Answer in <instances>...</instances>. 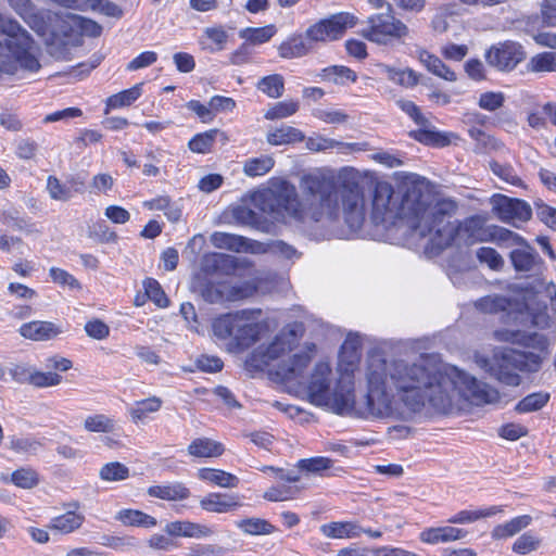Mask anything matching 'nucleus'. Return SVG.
<instances>
[{
  "label": "nucleus",
  "instance_id": "nucleus-1",
  "mask_svg": "<svg viewBox=\"0 0 556 556\" xmlns=\"http://www.w3.org/2000/svg\"><path fill=\"white\" fill-rule=\"evenodd\" d=\"M331 367L327 362L315 365L307 384L311 403L338 415L362 418L408 420L429 406L448 414L460 402L473 405L498 401V392L456 367L438 369L426 362L387 361L380 354L367 359L364 401H355V382L339 378L331 389Z\"/></svg>",
  "mask_w": 556,
  "mask_h": 556
},
{
  "label": "nucleus",
  "instance_id": "nucleus-2",
  "mask_svg": "<svg viewBox=\"0 0 556 556\" xmlns=\"http://www.w3.org/2000/svg\"><path fill=\"white\" fill-rule=\"evenodd\" d=\"M295 187L287 180L256 192L252 200L262 212L279 218L286 213L293 219L338 235L343 224L351 231L359 230L366 218L365 195L357 172L343 168L336 178L316 169L304 174Z\"/></svg>",
  "mask_w": 556,
  "mask_h": 556
},
{
  "label": "nucleus",
  "instance_id": "nucleus-3",
  "mask_svg": "<svg viewBox=\"0 0 556 556\" xmlns=\"http://www.w3.org/2000/svg\"><path fill=\"white\" fill-rule=\"evenodd\" d=\"M402 189L400 194L389 181H376L371 191L370 219L375 225H392L404 219L422 238L429 231L426 214L432 204L429 182L421 176L409 174L405 176Z\"/></svg>",
  "mask_w": 556,
  "mask_h": 556
},
{
  "label": "nucleus",
  "instance_id": "nucleus-4",
  "mask_svg": "<svg viewBox=\"0 0 556 556\" xmlns=\"http://www.w3.org/2000/svg\"><path fill=\"white\" fill-rule=\"evenodd\" d=\"M500 342L518 344L532 351L505 349L497 351L491 358L480 357L478 365L502 383L519 386L521 378L518 371L536 372L549 355V345L555 338V331L530 332L521 330L498 329L493 333Z\"/></svg>",
  "mask_w": 556,
  "mask_h": 556
},
{
  "label": "nucleus",
  "instance_id": "nucleus-5",
  "mask_svg": "<svg viewBox=\"0 0 556 556\" xmlns=\"http://www.w3.org/2000/svg\"><path fill=\"white\" fill-rule=\"evenodd\" d=\"M456 211L457 203L452 199H438L430 204L426 214L429 231L422 235V238H428L426 251L429 254L438 255L453 245L489 241L490 226L484 216L473 215L462 222H452Z\"/></svg>",
  "mask_w": 556,
  "mask_h": 556
},
{
  "label": "nucleus",
  "instance_id": "nucleus-6",
  "mask_svg": "<svg viewBox=\"0 0 556 556\" xmlns=\"http://www.w3.org/2000/svg\"><path fill=\"white\" fill-rule=\"evenodd\" d=\"M40 67L38 47L29 33L0 13V73L12 75L18 68L37 72Z\"/></svg>",
  "mask_w": 556,
  "mask_h": 556
},
{
  "label": "nucleus",
  "instance_id": "nucleus-7",
  "mask_svg": "<svg viewBox=\"0 0 556 556\" xmlns=\"http://www.w3.org/2000/svg\"><path fill=\"white\" fill-rule=\"evenodd\" d=\"M261 311L243 309L213 320L212 330L219 340H229V350H243L254 344L262 332Z\"/></svg>",
  "mask_w": 556,
  "mask_h": 556
},
{
  "label": "nucleus",
  "instance_id": "nucleus-8",
  "mask_svg": "<svg viewBox=\"0 0 556 556\" xmlns=\"http://www.w3.org/2000/svg\"><path fill=\"white\" fill-rule=\"evenodd\" d=\"M387 13H378L368 17L362 36L367 40L388 46L394 41L404 42L409 36V27L393 14V7L387 3Z\"/></svg>",
  "mask_w": 556,
  "mask_h": 556
},
{
  "label": "nucleus",
  "instance_id": "nucleus-9",
  "mask_svg": "<svg viewBox=\"0 0 556 556\" xmlns=\"http://www.w3.org/2000/svg\"><path fill=\"white\" fill-rule=\"evenodd\" d=\"M476 307L486 314H496L500 312H505L506 316L504 321L508 323L513 320L514 323L523 321V315H527L531 318V324L542 330L548 329L552 326L551 318L546 312V307L540 309L536 313L530 312L527 309L523 312H516V305L509 301L507 298L502 295H488L481 298L476 302Z\"/></svg>",
  "mask_w": 556,
  "mask_h": 556
},
{
  "label": "nucleus",
  "instance_id": "nucleus-10",
  "mask_svg": "<svg viewBox=\"0 0 556 556\" xmlns=\"http://www.w3.org/2000/svg\"><path fill=\"white\" fill-rule=\"evenodd\" d=\"M357 24V17L348 12H340L321 20L307 28L305 36L312 42H327L341 38L346 29Z\"/></svg>",
  "mask_w": 556,
  "mask_h": 556
},
{
  "label": "nucleus",
  "instance_id": "nucleus-11",
  "mask_svg": "<svg viewBox=\"0 0 556 556\" xmlns=\"http://www.w3.org/2000/svg\"><path fill=\"white\" fill-rule=\"evenodd\" d=\"M492 212L504 223L513 224L523 223L531 218L532 210L530 205L519 199L508 198L504 194H494L490 199Z\"/></svg>",
  "mask_w": 556,
  "mask_h": 556
},
{
  "label": "nucleus",
  "instance_id": "nucleus-12",
  "mask_svg": "<svg viewBox=\"0 0 556 556\" xmlns=\"http://www.w3.org/2000/svg\"><path fill=\"white\" fill-rule=\"evenodd\" d=\"M295 342L296 339L293 331H281L271 343L255 349L250 356V363L256 368L268 366L273 361L290 352Z\"/></svg>",
  "mask_w": 556,
  "mask_h": 556
},
{
  "label": "nucleus",
  "instance_id": "nucleus-13",
  "mask_svg": "<svg viewBox=\"0 0 556 556\" xmlns=\"http://www.w3.org/2000/svg\"><path fill=\"white\" fill-rule=\"evenodd\" d=\"M523 59L522 47L511 41L493 46L485 52L486 62L501 71L515 68Z\"/></svg>",
  "mask_w": 556,
  "mask_h": 556
},
{
  "label": "nucleus",
  "instance_id": "nucleus-14",
  "mask_svg": "<svg viewBox=\"0 0 556 556\" xmlns=\"http://www.w3.org/2000/svg\"><path fill=\"white\" fill-rule=\"evenodd\" d=\"M316 352L315 344L306 345L303 351H300L288 359L281 361L276 368V376L286 382L294 381L303 376V372L312 362Z\"/></svg>",
  "mask_w": 556,
  "mask_h": 556
},
{
  "label": "nucleus",
  "instance_id": "nucleus-15",
  "mask_svg": "<svg viewBox=\"0 0 556 556\" xmlns=\"http://www.w3.org/2000/svg\"><path fill=\"white\" fill-rule=\"evenodd\" d=\"M85 189V179L78 175H70L65 181L54 175H49L47 178L46 190L53 201L68 202L75 194L84 193Z\"/></svg>",
  "mask_w": 556,
  "mask_h": 556
},
{
  "label": "nucleus",
  "instance_id": "nucleus-16",
  "mask_svg": "<svg viewBox=\"0 0 556 556\" xmlns=\"http://www.w3.org/2000/svg\"><path fill=\"white\" fill-rule=\"evenodd\" d=\"M64 328L61 324H56L48 320H33L23 324L18 328V333L31 341H49L58 338L64 332Z\"/></svg>",
  "mask_w": 556,
  "mask_h": 556
},
{
  "label": "nucleus",
  "instance_id": "nucleus-17",
  "mask_svg": "<svg viewBox=\"0 0 556 556\" xmlns=\"http://www.w3.org/2000/svg\"><path fill=\"white\" fill-rule=\"evenodd\" d=\"M378 72L387 79L402 88L412 89L420 83L421 74L410 67H396L387 63H377Z\"/></svg>",
  "mask_w": 556,
  "mask_h": 556
},
{
  "label": "nucleus",
  "instance_id": "nucleus-18",
  "mask_svg": "<svg viewBox=\"0 0 556 556\" xmlns=\"http://www.w3.org/2000/svg\"><path fill=\"white\" fill-rule=\"evenodd\" d=\"M468 532L452 526L430 527L419 533V540L425 544L435 545L463 540Z\"/></svg>",
  "mask_w": 556,
  "mask_h": 556
},
{
  "label": "nucleus",
  "instance_id": "nucleus-19",
  "mask_svg": "<svg viewBox=\"0 0 556 556\" xmlns=\"http://www.w3.org/2000/svg\"><path fill=\"white\" fill-rule=\"evenodd\" d=\"M241 506L238 494L208 493L200 500V507L208 513L224 514Z\"/></svg>",
  "mask_w": 556,
  "mask_h": 556
},
{
  "label": "nucleus",
  "instance_id": "nucleus-20",
  "mask_svg": "<svg viewBox=\"0 0 556 556\" xmlns=\"http://www.w3.org/2000/svg\"><path fill=\"white\" fill-rule=\"evenodd\" d=\"M165 532L170 536H184L192 539L208 538L213 534V530L202 523L189 520H176L165 526Z\"/></svg>",
  "mask_w": 556,
  "mask_h": 556
},
{
  "label": "nucleus",
  "instance_id": "nucleus-21",
  "mask_svg": "<svg viewBox=\"0 0 556 556\" xmlns=\"http://www.w3.org/2000/svg\"><path fill=\"white\" fill-rule=\"evenodd\" d=\"M359 353L357 351V343L354 340H345L341 346L339 355L338 371L339 378L349 376L352 382H354V371L357 368L359 362Z\"/></svg>",
  "mask_w": 556,
  "mask_h": 556
},
{
  "label": "nucleus",
  "instance_id": "nucleus-22",
  "mask_svg": "<svg viewBox=\"0 0 556 556\" xmlns=\"http://www.w3.org/2000/svg\"><path fill=\"white\" fill-rule=\"evenodd\" d=\"M254 290L255 287H233L232 291L229 294H227V286L225 283L218 286L208 283L203 288L202 295L206 301L211 303H217L224 301L225 299L238 300L249 296L254 292Z\"/></svg>",
  "mask_w": 556,
  "mask_h": 556
},
{
  "label": "nucleus",
  "instance_id": "nucleus-23",
  "mask_svg": "<svg viewBox=\"0 0 556 556\" xmlns=\"http://www.w3.org/2000/svg\"><path fill=\"white\" fill-rule=\"evenodd\" d=\"M510 254V261L517 271H531L539 262V254L526 241L517 245Z\"/></svg>",
  "mask_w": 556,
  "mask_h": 556
},
{
  "label": "nucleus",
  "instance_id": "nucleus-24",
  "mask_svg": "<svg viewBox=\"0 0 556 556\" xmlns=\"http://www.w3.org/2000/svg\"><path fill=\"white\" fill-rule=\"evenodd\" d=\"M320 531L330 539H356L361 536L364 528L354 521H336L323 525Z\"/></svg>",
  "mask_w": 556,
  "mask_h": 556
},
{
  "label": "nucleus",
  "instance_id": "nucleus-25",
  "mask_svg": "<svg viewBox=\"0 0 556 556\" xmlns=\"http://www.w3.org/2000/svg\"><path fill=\"white\" fill-rule=\"evenodd\" d=\"M417 53L419 62L433 75L447 81H455L457 79L455 72L446 66L437 55L425 49H420Z\"/></svg>",
  "mask_w": 556,
  "mask_h": 556
},
{
  "label": "nucleus",
  "instance_id": "nucleus-26",
  "mask_svg": "<svg viewBox=\"0 0 556 556\" xmlns=\"http://www.w3.org/2000/svg\"><path fill=\"white\" fill-rule=\"evenodd\" d=\"M266 140L270 146H283L305 140V135L300 129L281 125L270 129L266 135Z\"/></svg>",
  "mask_w": 556,
  "mask_h": 556
},
{
  "label": "nucleus",
  "instance_id": "nucleus-27",
  "mask_svg": "<svg viewBox=\"0 0 556 556\" xmlns=\"http://www.w3.org/2000/svg\"><path fill=\"white\" fill-rule=\"evenodd\" d=\"M147 493L151 497H156L164 501H182L190 496L189 489L181 482L164 485H152L148 488Z\"/></svg>",
  "mask_w": 556,
  "mask_h": 556
},
{
  "label": "nucleus",
  "instance_id": "nucleus-28",
  "mask_svg": "<svg viewBox=\"0 0 556 556\" xmlns=\"http://www.w3.org/2000/svg\"><path fill=\"white\" fill-rule=\"evenodd\" d=\"M311 50V42L302 35H293L278 47V53L283 59L302 58L308 54Z\"/></svg>",
  "mask_w": 556,
  "mask_h": 556
},
{
  "label": "nucleus",
  "instance_id": "nucleus-29",
  "mask_svg": "<svg viewBox=\"0 0 556 556\" xmlns=\"http://www.w3.org/2000/svg\"><path fill=\"white\" fill-rule=\"evenodd\" d=\"M198 478L219 488L233 489L239 485V478L230 472L215 468H201Z\"/></svg>",
  "mask_w": 556,
  "mask_h": 556
},
{
  "label": "nucleus",
  "instance_id": "nucleus-30",
  "mask_svg": "<svg viewBox=\"0 0 556 556\" xmlns=\"http://www.w3.org/2000/svg\"><path fill=\"white\" fill-rule=\"evenodd\" d=\"M224 451V445L220 442L210 438L194 439L188 445V453L194 457H218Z\"/></svg>",
  "mask_w": 556,
  "mask_h": 556
},
{
  "label": "nucleus",
  "instance_id": "nucleus-31",
  "mask_svg": "<svg viewBox=\"0 0 556 556\" xmlns=\"http://www.w3.org/2000/svg\"><path fill=\"white\" fill-rule=\"evenodd\" d=\"M228 40V34L222 26L207 27L203 31L199 43L203 50L210 52L220 51L225 48Z\"/></svg>",
  "mask_w": 556,
  "mask_h": 556
},
{
  "label": "nucleus",
  "instance_id": "nucleus-32",
  "mask_svg": "<svg viewBox=\"0 0 556 556\" xmlns=\"http://www.w3.org/2000/svg\"><path fill=\"white\" fill-rule=\"evenodd\" d=\"M531 522L532 517L530 515L515 517L505 523L496 526L492 531V538L501 540L514 536L530 526Z\"/></svg>",
  "mask_w": 556,
  "mask_h": 556
},
{
  "label": "nucleus",
  "instance_id": "nucleus-33",
  "mask_svg": "<svg viewBox=\"0 0 556 556\" xmlns=\"http://www.w3.org/2000/svg\"><path fill=\"white\" fill-rule=\"evenodd\" d=\"M115 519L130 527L153 528L157 523L154 517L137 509H122L116 514Z\"/></svg>",
  "mask_w": 556,
  "mask_h": 556
},
{
  "label": "nucleus",
  "instance_id": "nucleus-34",
  "mask_svg": "<svg viewBox=\"0 0 556 556\" xmlns=\"http://www.w3.org/2000/svg\"><path fill=\"white\" fill-rule=\"evenodd\" d=\"M429 126L430 123L426 127L419 126V129L409 131V137L432 147H446L451 143L446 134L431 129Z\"/></svg>",
  "mask_w": 556,
  "mask_h": 556
},
{
  "label": "nucleus",
  "instance_id": "nucleus-35",
  "mask_svg": "<svg viewBox=\"0 0 556 556\" xmlns=\"http://www.w3.org/2000/svg\"><path fill=\"white\" fill-rule=\"evenodd\" d=\"M458 15V8L455 3H445L437 8L430 27L437 34L446 33L450 28V18Z\"/></svg>",
  "mask_w": 556,
  "mask_h": 556
},
{
  "label": "nucleus",
  "instance_id": "nucleus-36",
  "mask_svg": "<svg viewBox=\"0 0 556 556\" xmlns=\"http://www.w3.org/2000/svg\"><path fill=\"white\" fill-rule=\"evenodd\" d=\"M84 520V515L70 510L63 515L52 518L49 528L63 534H67L79 529Z\"/></svg>",
  "mask_w": 556,
  "mask_h": 556
},
{
  "label": "nucleus",
  "instance_id": "nucleus-37",
  "mask_svg": "<svg viewBox=\"0 0 556 556\" xmlns=\"http://www.w3.org/2000/svg\"><path fill=\"white\" fill-rule=\"evenodd\" d=\"M142 83L136 84L127 90H123L109 97L106 100L105 113H109V110L111 109L131 105L142 94Z\"/></svg>",
  "mask_w": 556,
  "mask_h": 556
},
{
  "label": "nucleus",
  "instance_id": "nucleus-38",
  "mask_svg": "<svg viewBox=\"0 0 556 556\" xmlns=\"http://www.w3.org/2000/svg\"><path fill=\"white\" fill-rule=\"evenodd\" d=\"M162 400L157 396H151L141 401H138L129 408L131 420L138 424L144 420L149 414L156 413L162 407Z\"/></svg>",
  "mask_w": 556,
  "mask_h": 556
},
{
  "label": "nucleus",
  "instance_id": "nucleus-39",
  "mask_svg": "<svg viewBox=\"0 0 556 556\" xmlns=\"http://www.w3.org/2000/svg\"><path fill=\"white\" fill-rule=\"evenodd\" d=\"M320 77L323 80L336 85H345L348 81L355 83L357 79L356 73L343 65H332L324 68L320 73Z\"/></svg>",
  "mask_w": 556,
  "mask_h": 556
},
{
  "label": "nucleus",
  "instance_id": "nucleus-40",
  "mask_svg": "<svg viewBox=\"0 0 556 556\" xmlns=\"http://www.w3.org/2000/svg\"><path fill=\"white\" fill-rule=\"evenodd\" d=\"M275 165V160L271 155H261L257 157L248 159L243 164V173L248 177L264 176L269 173Z\"/></svg>",
  "mask_w": 556,
  "mask_h": 556
},
{
  "label": "nucleus",
  "instance_id": "nucleus-41",
  "mask_svg": "<svg viewBox=\"0 0 556 556\" xmlns=\"http://www.w3.org/2000/svg\"><path fill=\"white\" fill-rule=\"evenodd\" d=\"M219 135L224 138V140L227 139L226 135L218 129H210L207 131L198 134L189 141V149L195 153H208L211 152L217 136Z\"/></svg>",
  "mask_w": 556,
  "mask_h": 556
},
{
  "label": "nucleus",
  "instance_id": "nucleus-42",
  "mask_svg": "<svg viewBox=\"0 0 556 556\" xmlns=\"http://www.w3.org/2000/svg\"><path fill=\"white\" fill-rule=\"evenodd\" d=\"M41 440L33 435H13L10 438V448L22 455H36L42 448Z\"/></svg>",
  "mask_w": 556,
  "mask_h": 556
},
{
  "label": "nucleus",
  "instance_id": "nucleus-43",
  "mask_svg": "<svg viewBox=\"0 0 556 556\" xmlns=\"http://www.w3.org/2000/svg\"><path fill=\"white\" fill-rule=\"evenodd\" d=\"M490 238L489 241L496 242L503 247H517L520 243H525V239L518 233L500 226H490Z\"/></svg>",
  "mask_w": 556,
  "mask_h": 556
},
{
  "label": "nucleus",
  "instance_id": "nucleus-44",
  "mask_svg": "<svg viewBox=\"0 0 556 556\" xmlns=\"http://www.w3.org/2000/svg\"><path fill=\"white\" fill-rule=\"evenodd\" d=\"M257 89L264 92L267 97L277 99L283 94L285 80L279 74H273L263 77L256 85Z\"/></svg>",
  "mask_w": 556,
  "mask_h": 556
},
{
  "label": "nucleus",
  "instance_id": "nucleus-45",
  "mask_svg": "<svg viewBox=\"0 0 556 556\" xmlns=\"http://www.w3.org/2000/svg\"><path fill=\"white\" fill-rule=\"evenodd\" d=\"M276 30L275 25H266L257 28L247 27L240 30L239 36L252 45H261L270 40L276 34Z\"/></svg>",
  "mask_w": 556,
  "mask_h": 556
},
{
  "label": "nucleus",
  "instance_id": "nucleus-46",
  "mask_svg": "<svg viewBox=\"0 0 556 556\" xmlns=\"http://www.w3.org/2000/svg\"><path fill=\"white\" fill-rule=\"evenodd\" d=\"M211 242L218 249L241 251L247 248V241L243 237L226 233V232H214L211 237Z\"/></svg>",
  "mask_w": 556,
  "mask_h": 556
},
{
  "label": "nucleus",
  "instance_id": "nucleus-47",
  "mask_svg": "<svg viewBox=\"0 0 556 556\" xmlns=\"http://www.w3.org/2000/svg\"><path fill=\"white\" fill-rule=\"evenodd\" d=\"M501 511L502 508L498 506H492L490 508L479 510H460L456 515L451 517L448 519V522L458 525L471 523L481 518L490 517Z\"/></svg>",
  "mask_w": 556,
  "mask_h": 556
},
{
  "label": "nucleus",
  "instance_id": "nucleus-48",
  "mask_svg": "<svg viewBox=\"0 0 556 556\" xmlns=\"http://www.w3.org/2000/svg\"><path fill=\"white\" fill-rule=\"evenodd\" d=\"M300 103L294 100L280 101L273 104L264 114L268 121H276L292 116L299 111Z\"/></svg>",
  "mask_w": 556,
  "mask_h": 556
},
{
  "label": "nucleus",
  "instance_id": "nucleus-49",
  "mask_svg": "<svg viewBox=\"0 0 556 556\" xmlns=\"http://www.w3.org/2000/svg\"><path fill=\"white\" fill-rule=\"evenodd\" d=\"M116 422L104 414L88 416L84 421V428L89 432L109 433L115 430Z\"/></svg>",
  "mask_w": 556,
  "mask_h": 556
},
{
  "label": "nucleus",
  "instance_id": "nucleus-50",
  "mask_svg": "<svg viewBox=\"0 0 556 556\" xmlns=\"http://www.w3.org/2000/svg\"><path fill=\"white\" fill-rule=\"evenodd\" d=\"M243 532L251 535L270 534L275 531V527L265 519L248 518L237 523Z\"/></svg>",
  "mask_w": 556,
  "mask_h": 556
},
{
  "label": "nucleus",
  "instance_id": "nucleus-51",
  "mask_svg": "<svg viewBox=\"0 0 556 556\" xmlns=\"http://www.w3.org/2000/svg\"><path fill=\"white\" fill-rule=\"evenodd\" d=\"M528 68L534 73L556 72V52H542L532 56Z\"/></svg>",
  "mask_w": 556,
  "mask_h": 556
},
{
  "label": "nucleus",
  "instance_id": "nucleus-52",
  "mask_svg": "<svg viewBox=\"0 0 556 556\" xmlns=\"http://www.w3.org/2000/svg\"><path fill=\"white\" fill-rule=\"evenodd\" d=\"M542 539L531 531L521 534L513 544L511 549L519 555H527L540 548Z\"/></svg>",
  "mask_w": 556,
  "mask_h": 556
},
{
  "label": "nucleus",
  "instance_id": "nucleus-53",
  "mask_svg": "<svg viewBox=\"0 0 556 556\" xmlns=\"http://www.w3.org/2000/svg\"><path fill=\"white\" fill-rule=\"evenodd\" d=\"M100 478L104 481L116 482L126 480L129 477V469L119 462L105 464L100 469Z\"/></svg>",
  "mask_w": 556,
  "mask_h": 556
},
{
  "label": "nucleus",
  "instance_id": "nucleus-54",
  "mask_svg": "<svg viewBox=\"0 0 556 556\" xmlns=\"http://www.w3.org/2000/svg\"><path fill=\"white\" fill-rule=\"evenodd\" d=\"M549 400V394L545 392H536L527 395L517 405L516 410L519 413H530L541 409Z\"/></svg>",
  "mask_w": 556,
  "mask_h": 556
},
{
  "label": "nucleus",
  "instance_id": "nucleus-55",
  "mask_svg": "<svg viewBox=\"0 0 556 556\" xmlns=\"http://www.w3.org/2000/svg\"><path fill=\"white\" fill-rule=\"evenodd\" d=\"M492 173L504 182L511 186H522L521 178L517 175L515 168L509 164H501L496 161L490 162Z\"/></svg>",
  "mask_w": 556,
  "mask_h": 556
},
{
  "label": "nucleus",
  "instance_id": "nucleus-56",
  "mask_svg": "<svg viewBox=\"0 0 556 556\" xmlns=\"http://www.w3.org/2000/svg\"><path fill=\"white\" fill-rule=\"evenodd\" d=\"M300 486H291V485H277L269 488L264 493V498L270 502H282L294 498L300 492Z\"/></svg>",
  "mask_w": 556,
  "mask_h": 556
},
{
  "label": "nucleus",
  "instance_id": "nucleus-57",
  "mask_svg": "<svg viewBox=\"0 0 556 556\" xmlns=\"http://www.w3.org/2000/svg\"><path fill=\"white\" fill-rule=\"evenodd\" d=\"M89 238L98 243H116L118 235L104 223H97L89 230Z\"/></svg>",
  "mask_w": 556,
  "mask_h": 556
},
{
  "label": "nucleus",
  "instance_id": "nucleus-58",
  "mask_svg": "<svg viewBox=\"0 0 556 556\" xmlns=\"http://www.w3.org/2000/svg\"><path fill=\"white\" fill-rule=\"evenodd\" d=\"M305 144H306V148L313 152L326 151V150H330V149H333L336 147H341V146L348 147V148H351L354 146L351 143H342L334 139L326 138L323 136L308 137L305 140Z\"/></svg>",
  "mask_w": 556,
  "mask_h": 556
},
{
  "label": "nucleus",
  "instance_id": "nucleus-59",
  "mask_svg": "<svg viewBox=\"0 0 556 556\" xmlns=\"http://www.w3.org/2000/svg\"><path fill=\"white\" fill-rule=\"evenodd\" d=\"M148 298L153 301L159 307H167L169 301L163 291L161 285L152 278H148L143 282Z\"/></svg>",
  "mask_w": 556,
  "mask_h": 556
},
{
  "label": "nucleus",
  "instance_id": "nucleus-60",
  "mask_svg": "<svg viewBox=\"0 0 556 556\" xmlns=\"http://www.w3.org/2000/svg\"><path fill=\"white\" fill-rule=\"evenodd\" d=\"M11 481L18 488L31 489L38 484V475L30 468H21L11 476Z\"/></svg>",
  "mask_w": 556,
  "mask_h": 556
},
{
  "label": "nucleus",
  "instance_id": "nucleus-61",
  "mask_svg": "<svg viewBox=\"0 0 556 556\" xmlns=\"http://www.w3.org/2000/svg\"><path fill=\"white\" fill-rule=\"evenodd\" d=\"M332 464L333 462L330 458L313 457L299 460L296 466L300 470L312 473H319L323 470L330 469Z\"/></svg>",
  "mask_w": 556,
  "mask_h": 556
},
{
  "label": "nucleus",
  "instance_id": "nucleus-62",
  "mask_svg": "<svg viewBox=\"0 0 556 556\" xmlns=\"http://www.w3.org/2000/svg\"><path fill=\"white\" fill-rule=\"evenodd\" d=\"M477 257L485 263L491 269L498 270L504 266V260L493 248L482 247L477 250Z\"/></svg>",
  "mask_w": 556,
  "mask_h": 556
},
{
  "label": "nucleus",
  "instance_id": "nucleus-63",
  "mask_svg": "<svg viewBox=\"0 0 556 556\" xmlns=\"http://www.w3.org/2000/svg\"><path fill=\"white\" fill-rule=\"evenodd\" d=\"M62 382V376L52 371L34 370L31 374L30 384L36 388L55 387Z\"/></svg>",
  "mask_w": 556,
  "mask_h": 556
},
{
  "label": "nucleus",
  "instance_id": "nucleus-64",
  "mask_svg": "<svg viewBox=\"0 0 556 556\" xmlns=\"http://www.w3.org/2000/svg\"><path fill=\"white\" fill-rule=\"evenodd\" d=\"M226 549L216 544H192L187 548L186 556H224Z\"/></svg>",
  "mask_w": 556,
  "mask_h": 556
}]
</instances>
